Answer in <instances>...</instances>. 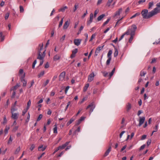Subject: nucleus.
<instances>
[{"label": "nucleus", "instance_id": "obj_1", "mask_svg": "<svg viewBox=\"0 0 160 160\" xmlns=\"http://www.w3.org/2000/svg\"><path fill=\"white\" fill-rule=\"evenodd\" d=\"M43 43L40 44L39 45L38 47V53L37 57V59L41 60L40 62V63L39 65V66H41L43 64V60L45 56V52L46 50H44L43 52L42 53L41 52V51L43 48Z\"/></svg>", "mask_w": 160, "mask_h": 160}, {"label": "nucleus", "instance_id": "obj_2", "mask_svg": "<svg viewBox=\"0 0 160 160\" xmlns=\"http://www.w3.org/2000/svg\"><path fill=\"white\" fill-rule=\"evenodd\" d=\"M157 9H154L151 12H148L147 9H145L142 10L141 12V14L143 18L148 19L150 18L152 16L156 15V12H155Z\"/></svg>", "mask_w": 160, "mask_h": 160}, {"label": "nucleus", "instance_id": "obj_3", "mask_svg": "<svg viewBox=\"0 0 160 160\" xmlns=\"http://www.w3.org/2000/svg\"><path fill=\"white\" fill-rule=\"evenodd\" d=\"M137 29V27L135 24H133L131 28L129 29V31L130 32V35H134L135 34V32Z\"/></svg>", "mask_w": 160, "mask_h": 160}, {"label": "nucleus", "instance_id": "obj_4", "mask_svg": "<svg viewBox=\"0 0 160 160\" xmlns=\"http://www.w3.org/2000/svg\"><path fill=\"white\" fill-rule=\"evenodd\" d=\"M95 105L94 104V102H92L86 108V109H87L89 108H90V109L89 111V113L90 114L93 112L94 109L95 108Z\"/></svg>", "mask_w": 160, "mask_h": 160}, {"label": "nucleus", "instance_id": "obj_5", "mask_svg": "<svg viewBox=\"0 0 160 160\" xmlns=\"http://www.w3.org/2000/svg\"><path fill=\"white\" fill-rule=\"evenodd\" d=\"M25 77V73H24V74L21 76L20 78L21 82L23 83V87L26 86L27 84V81L24 79Z\"/></svg>", "mask_w": 160, "mask_h": 160}, {"label": "nucleus", "instance_id": "obj_6", "mask_svg": "<svg viewBox=\"0 0 160 160\" xmlns=\"http://www.w3.org/2000/svg\"><path fill=\"white\" fill-rule=\"evenodd\" d=\"M139 123L138 124V126L140 127L142 124L144 123L145 120V117H139Z\"/></svg>", "mask_w": 160, "mask_h": 160}, {"label": "nucleus", "instance_id": "obj_7", "mask_svg": "<svg viewBox=\"0 0 160 160\" xmlns=\"http://www.w3.org/2000/svg\"><path fill=\"white\" fill-rule=\"evenodd\" d=\"M94 76L95 75L93 72H92L89 75L88 78V81L89 82L92 81L93 80Z\"/></svg>", "mask_w": 160, "mask_h": 160}, {"label": "nucleus", "instance_id": "obj_8", "mask_svg": "<svg viewBox=\"0 0 160 160\" xmlns=\"http://www.w3.org/2000/svg\"><path fill=\"white\" fill-rule=\"evenodd\" d=\"M78 52V49L75 48L72 51V54L70 56V58L72 59L74 58L76 56V53Z\"/></svg>", "mask_w": 160, "mask_h": 160}, {"label": "nucleus", "instance_id": "obj_9", "mask_svg": "<svg viewBox=\"0 0 160 160\" xmlns=\"http://www.w3.org/2000/svg\"><path fill=\"white\" fill-rule=\"evenodd\" d=\"M66 75V72L65 71L62 72L60 73L59 76V80L60 81H62Z\"/></svg>", "mask_w": 160, "mask_h": 160}, {"label": "nucleus", "instance_id": "obj_10", "mask_svg": "<svg viewBox=\"0 0 160 160\" xmlns=\"http://www.w3.org/2000/svg\"><path fill=\"white\" fill-rule=\"evenodd\" d=\"M11 118L15 120L18 119L19 116V113H11Z\"/></svg>", "mask_w": 160, "mask_h": 160}, {"label": "nucleus", "instance_id": "obj_11", "mask_svg": "<svg viewBox=\"0 0 160 160\" xmlns=\"http://www.w3.org/2000/svg\"><path fill=\"white\" fill-rule=\"evenodd\" d=\"M93 15L92 13H91L90 15V19L89 21H87V25H90L92 22L93 19Z\"/></svg>", "mask_w": 160, "mask_h": 160}, {"label": "nucleus", "instance_id": "obj_12", "mask_svg": "<svg viewBox=\"0 0 160 160\" xmlns=\"http://www.w3.org/2000/svg\"><path fill=\"white\" fill-rule=\"evenodd\" d=\"M103 46H99L96 49L95 52V55L97 56L98 53H99L101 50L103 48Z\"/></svg>", "mask_w": 160, "mask_h": 160}, {"label": "nucleus", "instance_id": "obj_13", "mask_svg": "<svg viewBox=\"0 0 160 160\" xmlns=\"http://www.w3.org/2000/svg\"><path fill=\"white\" fill-rule=\"evenodd\" d=\"M81 40L79 39H76L74 40V43L75 45L78 46L80 45Z\"/></svg>", "mask_w": 160, "mask_h": 160}, {"label": "nucleus", "instance_id": "obj_14", "mask_svg": "<svg viewBox=\"0 0 160 160\" xmlns=\"http://www.w3.org/2000/svg\"><path fill=\"white\" fill-rule=\"evenodd\" d=\"M157 7L155 8L154 9H157L156 11L155 12H156V14L160 12V9L159 8H160V2L157 3L156 5Z\"/></svg>", "mask_w": 160, "mask_h": 160}, {"label": "nucleus", "instance_id": "obj_15", "mask_svg": "<svg viewBox=\"0 0 160 160\" xmlns=\"http://www.w3.org/2000/svg\"><path fill=\"white\" fill-rule=\"evenodd\" d=\"M111 145H110V146H109L107 150L105 152V154H104V156L106 157L107 156H108L110 152L111 151Z\"/></svg>", "mask_w": 160, "mask_h": 160}, {"label": "nucleus", "instance_id": "obj_16", "mask_svg": "<svg viewBox=\"0 0 160 160\" xmlns=\"http://www.w3.org/2000/svg\"><path fill=\"white\" fill-rule=\"evenodd\" d=\"M76 119V118L75 117H72L70 120L68 121L67 123V126H68L70 124H71L72 122H73Z\"/></svg>", "mask_w": 160, "mask_h": 160}, {"label": "nucleus", "instance_id": "obj_17", "mask_svg": "<svg viewBox=\"0 0 160 160\" xmlns=\"http://www.w3.org/2000/svg\"><path fill=\"white\" fill-rule=\"evenodd\" d=\"M20 87V85L19 84H17L14 87H12L11 88V91L13 90V91H15L17 88Z\"/></svg>", "mask_w": 160, "mask_h": 160}, {"label": "nucleus", "instance_id": "obj_18", "mask_svg": "<svg viewBox=\"0 0 160 160\" xmlns=\"http://www.w3.org/2000/svg\"><path fill=\"white\" fill-rule=\"evenodd\" d=\"M69 22L68 21H66L65 22V23H64V25L63 26V28L65 29H67L68 28V27L69 25Z\"/></svg>", "mask_w": 160, "mask_h": 160}, {"label": "nucleus", "instance_id": "obj_19", "mask_svg": "<svg viewBox=\"0 0 160 160\" xmlns=\"http://www.w3.org/2000/svg\"><path fill=\"white\" fill-rule=\"evenodd\" d=\"M105 14H102L100 16H99L97 18V21H101L102 18H103L105 16Z\"/></svg>", "mask_w": 160, "mask_h": 160}, {"label": "nucleus", "instance_id": "obj_20", "mask_svg": "<svg viewBox=\"0 0 160 160\" xmlns=\"http://www.w3.org/2000/svg\"><path fill=\"white\" fill-rule=\"evenodd\" d=\"M131 108V105L129 103H128L127 105L126 109L127 111L128 112L129 110Z\"/></svg>", "mask_w": 160, "mask_h": 160}, {"label": "nucleus", "instance_id": "obj_21", "mask_svg": "<svg viewBox=\"0 0 160 160\" xmlns=\"http://www.w3.org/2000/svg\"><path fill=\"white\" fill-rule=\"evenodd\" d=\"M60 58V56L58 55H56L53 57V60L55 61H56Z\"/></svg>", "mask_w": 160, "mask_h": 160}, {"label": "nucleus", "instance_id": "obj_22", "mask_svg": "<svg viewBox=\"0 0 160 160\" xmlns=\"http://www.w3.org/2000/svg\"><path fill=\"white\" fill-rule=\"evenodd\" d=\"M122 11V8H120L118 9V11H117L116 12L115 14V16H116L117 15H119L120 14V12H121Z\"/></svg>", "mask_w": 160, "mask_h": 160}, {"label": "nucleus", "instance_id": "obj_23", "mask_svg": "<svg viewBox=\"0 0 160 160\" xmlns=\"http://www.w3.org/2000/svg\"><path fill=\"white\" fill-rule=\"evenodd\" d=\"M46 148V147H43V145H42L40 146H39L38 148V149L39 151H44Z\"/></svg>", "mask_w": 160, "mask_h": 160}, {"label": "nucleus", "instance_id": "obj_24", "mask_svg": "<svg viewBox=\"0 0 160 160\" xmlns=\"http://www.w3.org/2000/svg\"><path fill=\"white\" fill-rule=\"evenodd\" d=\"M10 129V127H8L7 126H6L4 130V132L5 133V135L7 134L8 132V131Z\"/></svg>", "mask_w": 160, "mask_h": 160}, {"label": "nucleus", "instance_id": "obj_25", "mask_svg": "<svg viewBox=\"0 0 160 160\" xmlns=\"http://www.w3.org/2000/svg\"><path fill=\"white\" fill-rule=\"evenodd\" d=\"M54 128L53 129V133H57V126L56 124H55L54 125Z\"/></svg>", "mask_w": 160, "mask_h": 160}, {"label": "nucleus", "instance_id": "obj_26", "mask_svg": "<svg viewBox=\"0 0 160 160\" xmlns=\"http://www.w3.org/2000/svg\"><path fill=\"white\" fill-rule=\"evenodd\" d=\"M0 38H1V42L3 41L4 39V36H3V34L2 32H0Z\"/></svg>", "mask_w": 160, "mask_h": 160}, {"label": "nucleus", "instance_id": "obj_27", "mask_svg": "<svg viewBox=\"0 0 160 160\" xmlns=\"http://www.w3.org/2000/svg\"><path fill=\"white\" fill-rule=\"evenodd\" d=\"M21 149V148L20 146L18 147L16 150L14 152L15 154H18L20 152Z\"/></svg>", "mask_w": 160, "mask_h": 160}, {"label": "nucleus", "instance_id": "obj_28", "mask_svg": "<svg viewBox=\"0 0 160 160\" xmlns=\"http://www.w3.org/2000/svg\"><path fill=\"white\" fill-rule=\"evenodd\" d=\"M140 15V13L139 12H137L136 14L133 15V16H132L131 17H130V19H132L133 18H135L136 16H138Z\"/></svg>", "mask_w": 160, "mask_h": 160}, {"label": "nucleus", "instance_id": "obj_29", "mask_svg": "<svg viewBox=\"0 0 160 160\" xmlns=\"http://www.w3.org/2000/svg\"><path fill=\"white\" fill-rule=\"evenodd\" d=\"M118 54V51L117 49L116 48H115V51L114 53V56L116 57Z\"/></svg>", "mask_w": 160, "mask_h": 160}, {"label": "nucleus", "instance_id": "obj_30", "mask_svg": "<svg viewBox=\"0 0 160 160\" xmlns=\"http://www.w3.org/2000/svg\"><path fill=\"white\" fill-rule=\"evenodd\" d=\"M112 53V51L111 50H109L108 52L107 57L108 58H112L111 55Z\"/></svg>", "mask_w": 160, "mask_h": 160}, {"label": "nucleus", "instance_id": "obj_31", "mask_svg": "<svg viewBox=\"0 0 160 160\" xmlns=\"http://www.w3.org/2000/svg\"><path fill=\"white\" fill-rule=\"evenodd\" d=\"M67 8H68L66 6H65L64 7L62 8L59 9V12L61 11L62 12H64L65 11V9Z\"/></svg>", "mask_w": 160, "mask_h": 160}, {"label": "nucleus", "instance_id": "obj_32", "mask_svg": "<svg viewBox=\"0 0 160 160\" xmlns=\"http://www.w3.org/2000/svg\"><path fill=\"white\" fill-rule=\"evenodd\" d=\"M31 101L30 100H29L28 101V103H27V107L26 108H27V110H28L29 109V107H30V106H31Z\"/></svg>", "mask_w": 160, "mask_h": 160}, {"label": "nucleus", "instance_id": "obj_33", "mask_svg": "<svg viewBox=\"0 0 160 160\" xmlns=\"http://www.w3.org/2000/svg\"><path fill=\"white\" fill-rule=\"evenodd\" d=\"M96 35V33H95L93 34L91 37V38L89 40V42L92 41V40H93V39H94V38H95Z\"/></svg>", "mask_w": 160, "mask_h": 160}, {"label": "nucleus", "instance_id": "obj_34", "mask_svg": "<svg viewBox=\"0 0 160 160\" xmlns=\"http://www.w3.org/2000/svg\"><path fill=\"white\" fill-rule=\"evenodd\" d=\"M44 74V71H42L38 75V78H40L42 76H43Z\"/></svg>", "mask_w": 160, "mask_h": 160}, {"label": "nucleus", "instance_id": "obj_35", "mask_svg": "<svg viewBox=\"0 0 160 160\" xmlns=\"http://www.w3.org/2000/svg\"><path fill=\"white\" fill-rule=\"evenodd\" d=\"M30 118V114L29 113V112L28 113V116L27 117V119L26 120V123H27L28 122Z\"/></svg>", "mask_w": 160, "mask_h": 160}, {"label": "nucleus", "instance_id": "obj_36", "mask_svg": "<svg viewBox=\"0 0 160 160\" xmlns=\"http://www.w3.org/2000/svg\"><path fill=\"white\" fill-rule=\"evenodd\" d=\"M108 59L106 61V65H109L110 62L112 58H108Z\"/></svg>", "mask_w": 160, "mask_h": 160}, {"label": "nucleus", "instance_id": "obj_37", "mask_svg": "<svg viewBox=\"0 0 160 160\" xmlns=\"http://www.w3.org/2000/svg\"><path fill=\"white\" fill-rule=\"evenodd\" d=\"M146 74V72H144L143 70L141 71L140 73V76H144Z\"/></svg>", "mask_w": 160, "mask_h": 160}, {"label": "nucleus", "instance_id": "obj_38", "mask_svg": "<svg viewBox=\"0 0 160 160\" xmlns=\"http://www.w3.org/2000/svg\"><path fill=\"white\" fill-rule=\"evenodd\" d=\"M87 97H83L82 99L81 100V101H80L79 102V103L80 104H82V103L85 101L87 99Z\"/></svg>", "mask_w": 160, "mask_h": 160}, {"label": "nucleus", "instance_id": "obj_39", "mask_svg": "<svg viewBox=\"0 0 160 160\" xmlns=\"http://www.w3.org/2000/svg\"><path fill=\"white\" fill-rule=\"evenodd\" d=\"M148 5H149V6H148V9L151 8L153 6V2H149V4H148Z\"/></svg>", "mask_w": 160, "mask_h": 160}, {"label": "nucleus", "instance_id": "obj_40", "mask_svg": "<svg viewBox=\"0 0 160 160\" xmlns=\"http://www.w3.org/2000/svg\"><path fill=\"white\" fill-rule=\"evenodd\" d=\"M89 86V84L88 83H87L86 84L85 86L84 87L83 89V91L84 92H85L87 89L88 88Z\"/></svg>", "mask_w": 160, "mask_h": 160}, {"label": "nucleus", "instance_id": "obj_41", "mask_svg": "<svg viewBox=\"0 0 160 160\" xmlns=\"http://www.w3.org/2000/svg\"><path fill=\"white\" fill-rule=\"evenodd\" d=\"M110 18L108 19L103 24L102 26H104L107 24L110 20Z\"/></svg>", "mask_w": 160, "mask_h": 160}, {"label": "nucleus", "instance_id": "obj_42", "mask_svg": "<svg viewBox=\"0 0 160 160\" xmlns=\"http://www.w3.org/2000/svg\"><path fill=\"white\" fill-rule=\"evenodd\" d=\"M113 1V0H108L107 3V5L109 7L111 5V4Z\"/></svg>", "mask_w": 160, "mask_h": 160}, {"label": "nucleus", "instance_id": "obj_43", "mask_svg": "<svg viewBox=\"0 0 160 160\" xmlns=\"http://www.w3.org/2000/svg\"><path fill=\"white\" fill-rule=\"evenodd\" d=\"M12 138L11 136H10L9 138L8 142V144H11L12 143Z\"/></svg>", "mask_w": 160, "mask_h": 160}, {"label": "nucleus", "instance_id": "obj_44", "mask_svg": "<svg viewBox=\"0 0 160 160\" xmlns=\"http://www.w3.org/2000/svg\"><path fill=\"white\" fill-rule=\"evenodd\" d=\"M65 147H66L65 146V145H64V144L62 145L61 146H59L58 147V148L59 150L63 149Z\"/></svg>", "mask_w": 160, "mask_h": 160}, {"label": "nucleus", "instance_id": "obj_45", "mask_svg": "<svg viewBox=\"0 0 160 160\" xmlns=\"http://www.w3.org/2000/svg\"><path fill=\"white\" fill-rule=\"evenodd\" d=\"M17 110V108H15V107H14L11 109V113H14V112L15 111H16Z\"/></svg>", "mask_w": 160, "mask_h": 160}, {"label": "nucleus", "instance_id": "obj_46", "mask_svg": "<svg viewBox=\"0 0 160 160\" xmlns=\"http://www.w3.org/2000/svg\"><path fill=\"white\" fill-rule=\"evenodd\" d=\"M20 11V12H23L24 11V9L23 7L22 6H20L19 7Z\"/></svg>", "mask_w": 160, "mask_h": 160}, {"label": "nucleus", "instance_id": "obj_47", "mask_svg": "<svg viewBox=\"0 0 160 160\" xmlns=\"http://www.w3.org/2000/svg\"><path fill=\"white\" fill-rule=\"evenodd\" d=\"M134 35H130V37L129 40V43H131L132 42V40L133 39V36Z\"/></svg>", "mask_w": 160, "mask_h": 160}, {"label": "nucleus", "instance_id": "obj_48", "mask_svg": "<svg viewBox=\"0 0 160 160\" xmlns=\"http://www.w3.org/2000/svg\"><path fill=\"white\" fill-rule=\"evenodd\" d=\"M80 127H78V128H77V129H76L74 132V134H76V133L77 132H80Z\"/></svg>", "mask_w": 160, "mask_h": 160}, {"label": "nucleus", "instance_id": "obj_49", "mask_svg": "<svg viewBox=\"0 0 160 160\" xmlns=\"http://www.w3.org/2000/svg\"><path fill=\"white\" fill-rule=\"evenodd\" d=\"M42 114H40L39 115V116L37 119V121H40L42 119Z\"/></svg>", "mask_w": 160, "mask_h": 160}, {"label": "nucleus", "instance_id": "obj_50", "mask_svg": "<svg viewBox=\"0 0 160 160\" xmlns=\"http://www.w3.org/2000/svg\"><path fill=\"white\" fill-rule=\"evenodd\" d=\"M18 126H15V127H14L12 130V132H15L18 129Z\"/></svg>", "mask_w": 160, "mask_h": 160}, {"label": "nucleus", "instance_id": "obj_51", "mask_svg": "<svg viewBox=\"0 0 160 160\" xmlns=\"http://www.w3.org/2000/svg\"><path fill=\"white\" fill-rule=\"evenodd\" d=\"M3 120H4V121H3V124H4L6 123H7V118H6V117L5 116L4 117Z\"/></svg>", "mask_w": 160, "mask_h": 160}, {"label": "nucleus", "instance_id": "obj_52", "mask_svg": "<svg viewBox=\"0 0 160 160\" xmlns=\"http://www.w3.org/2000/svg\"><path fill=\"white\" fill-rule=\"evenodd\" d=\"M102 73H103V76L105 77H106L108 75V73L106 72H102Z\"/></svg>", "mask_w": 160, "mask_h": 160}, {"label": "nucleus", "instance_id": "obj_53", "mask_svg": "<svg viewBox=\"0 0 160 160\" xmlns=\"http://www.w3.org/2000/svg\"><path fill=\"white\" fill-rule=\"evenodd\" d=\"M63 18H62L61 20V21L59 22V23L58 25L59 28L62 25L63 23Z\"/></svg>", "mask_w": 160, "mask_h": 160}, {"label": "nucleus", "instance_id": "obj_54", "mask_svg": "<svg viewBox=\"0 0 160 160\" xmlns=\"http://www.w3.org/2000/svg\"><path fill=\"white\" fill-rule=\"evenodd\" d=\"M153 44H160V38L158 39V40L156 41L153 43Z\"/></svg>", "mask_w": 160, "mask_h": 160}, {"label": "nucleus", "instance_id": "obj_55", "mask_svg": "<svg viewBox=\"0 0 160 160\" xmlns=\"http://www.w3.org/2000/svg\"><path fill=\"white\" fill-rule=\"evenodd\" d=\"M36 63H37V60H35L32 63V68L33 69L35 67V65L36 64Z\"/></svg>", "mask_w": 160, "mask_h": 160}, {"label": "nucleus", "instance_id": "obj_56", "mask_svg": "<svg viewBox=\"0 0 160 160\" xmlns=\"http://www.w3.org/2000/svg\"><path fill=\"white\" fill-rule=\"evenodd\" d=\"M81 122L79 119L76 121V124L75 126H78V125Z\"/></svg>", "mask_w": 160, "mask_h": 160}, {"label": "nucleus", "instance_id": "obj_57", "mask_svg": "<svg viewBox=\"0 0 160 160\" xmlns=\"http://www.w3.org/2000/svg\"><path fill=\"white\" fill-rule=\"evenodd\" d=\"M35 147V145L34 144H32L31 145V147L30 148L31 151H32Z\"/></svg>", "mask_w": 160, "mask_h": 160}, {"label": "nucleus", "instance_id": "obj_58", "mask_svg": "<svg viewBox=\"0 0 160 160\" xmlns=\"http://www.w3.org/2000/svg\"><path fill=\"white\" fill-rule=\"evenodd\" d=\"M85 35L86 37V38L85 39V41H84V44H86V42H87V40L88 39V34L87 33H85Z\"/></svg>", "mask_w": 160, "mask_h": 160}, {"label": "nucleus", "instance_id": "obj_59", "mask_svg": "<svg viewBox=\"0 0 160 160\" xmlns=\"http://www.w3.org/2000/svg\"><path fill=\"white\" fill-rule=\"evenodd\" d=\"M130 32L129 31V29H128L123 34H124V35L126 34L127 35H129V34H130Z\"/></svg>", "mask_w": 160, "mask_h": 160}, {"label": "nucleus", "instance_id": "obj_60", "mask_svg": "<svg viewBox=\"0 0 160 160\" xmlns=\"http://www.w3.org/2000/svg\"><path fill=\"white\" fill-rule=\"evenodd\" d=\"M98 10H96L95 11L94 13V14L93 15V17L94 18H95L96 17L98 13Z\"/></svg>", "mask_w": 160, "mask_h": 160}, {"label": "nucleus", "instance_id": "obj_61", "mask_svg": "<svg viewBox=\"0 0 160 160\" xmlns=\"http://www.w3.org/2000/svg\"><path fill=\"white\" fill-rule=\"evenodd\" d=\"M28 110H27V108H26V109H24L23 111H22V116H24L25 115V114L27 112Z\"/></svg>", "mask_w": 160, "mask_h": 160}, {"label": "nucleus", "instance_id": "obj_62", "mask_svg": "<svg viewBox=\"0 0 160 160\" xmlns=\"http://www.w3.org/2000/svg\"><path fill=\"white\" fill-rule=\"evenodd\" d=\"M9 15V13H7L5 16V20H7L8 18Z\"/></svg>", "mask_w": 160, "mask_h": 160}, {"label": "nucleus", "instance_id": "obj_63", "mask_svg": "<svg viewBox=\"0 0 160 160\" xmlns=\"http://www.w3.org/2000/svg\"><path fill=\"white\" fill-rule=\"evenodd\" d=\"M16 92L15 91H13L12 93V95L11 96V98H13L15 97V96L16 95Z\"/></svg>", "mask_w": 160, "mask_h": 160}, {"label": "nucleus", "instance_id": "obj_64", "mask_svg": "<svg viewBox=\"0 0 160 160\" xmlns=\"http://www.w3.org/2000/svg\"><path fill=\"white\" fill-rule=\"evenodd\" d=\"M66 35H63L62 38L60 39V41L61 42H62L65 39Z\"/></svg>", "mask_w": 160, "mask_h": 160}]
</instances>
